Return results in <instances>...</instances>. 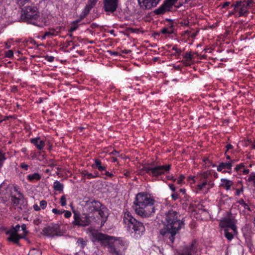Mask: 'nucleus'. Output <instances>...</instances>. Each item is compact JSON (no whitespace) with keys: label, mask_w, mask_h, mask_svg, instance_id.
Masks as SVG:
<instances>
[{"label":"nucleus","mask_w":255,"mask_h":255,"mask_svg":"<svg viewBox=\"0 0 255 255\" xmlns=\"http://www.w3.org/2000/svg\"><path fill=\"white\" fill-rule=\"evenodd\" d=\"M180 216L175 210L171 208L165 213V224L163 228L160 230V234L165 240H169L173 244L175 236L184 226L183 219H180Z\"/></svg>","instance_id":"f257e3e1"},{"label":"nucleus","mask_w":255,"mask_h":255,"mask_svg":"<svg viewBox=\"0 0 255 255\" xmlns=\"http://www.w3.org/2000/svg\"><path fill=\"white\" fill-rule=\"evenodd\" d=\"M92 236L93 241L99 242L102 246L108 247L111 253L115 255H124L123 252L126 248L123 241L97 231L92 232Z\"/></svg>","instance_id":"f03ea898"},{"label":"nucleus","mask_w":255,"mask_h":255,"mask_svg":"<svg viewBox=\"0 0 255 255\" xmlns=\"http://www.w3.org/2000/svg\"><path fill=\"white\" fill-rule=\"evenodd\" d=\"M84 209L87 212V214L89 216L95 217L94 214L98 213L101 219L102 223H105L108 217L107 215V208L101 203L99 201L95 200L94 199H89L85 201Z\"/></svg>","instance_id":"7ed1b4c3"},{"label":"nucleus","mask_w":255,"mask_h":255,"mask_svg":"<svg viewBox=\"0 0 255 255\" xmlns=\"http://www.w3.org/2000/svg\"><path fill=\"white\" fill-rule=\"evenodd\" d=\"M123 222L127 226L128 230H132L135 235L137 236H140L145 232V228L142 223L137 221L128 211L124 214Z\"/></svg>","instance_id":"20e7f679"},{"label":"nucleus","mask_w":255,"mask_h":255,"mask_svg":"<svg viewBox=\"0 0 255 255\" xmlns=\"http://www.w3.org/2000/svg\"><path fill=\"white\" fill-rule=\"evenodd\" d=\"M39 16V12L35 6L27 5L22 8L20 18L24 21L36 25Z\"/></svg>","instance_id":"39448f33"},{"label":"nucleus","mask_w":255,"mask_h":255,"mask_svg":"<svg viewBox=\"0 0 255 255\" xmlns=\"http://www.w3.org/2000/svg\"><path fill=\"white\" fill-rule=\"evenodd\" d=\"M74 220L72 222L74 226L86 227L90 224V218H92L95 221H97V218L99 219V217L98 216L95 217L93 216H89L86 213L83 214L82 215H81L79 213L74 212Z\"/></svg>","instance_id":"423d86ee"},{"label":"nucleus","mask_w":255,"mask_h":255,"mask_svg":"<svg viewBox=\"0 0 255 255\" xmlns=\"http://www.w3.org/2000/svg\"><path fill=\"white\" fill-rule=\"evenodd\" d=\"M155 202L153 197H150L147 194L139 193L136 195L133 204L134 207H142L147 205V204L148 205L154 204Z\"/></svg>","instance_id":"0eeeda50"},{"label":"nucleus","mask_w":255,"mask_h":255,"mask_svg":"<svg viewBox=\"0 0 255 255\" xmlns=\"http://www.w3.org/2000/svg\"><path fill=\"white\" fill-rule=\"evenodd\" d=\"M135 213L142 218H148L152 216L155 211L154 204H150L142 207H134Z\"/></svg>","instance_id":"6e6552de"},{"label":"nucleus","mask_w":255,"mask_h":255,"mask_svg":"<svg viewBox=\"0 0 255 255\" xmlns=\"http://www.w3.org/2000/svg\"><path fill=\"white\" fill-rule=\"evenodd\" d=\"M220 225L222 228H230L233 231L234 233H237L236 220L234 219L229 217L225 218L221 221Z\"/></svg>","instance_id":"1a4fd4ad"},{"label":"nucleus","mask_w":255,"mask_h":255,"mask_svg":"<svg viewBox=\"0 0 255 255\" xmlns=\"http://www.w3.org/2000/svg\"><path fill=\"white\" fill-rule=\"evenodd\" d=\"M161 0H137L140 8L142 9H150L155 7Z\"/></svg>","instance_id":"9d476101"},{"label":"nucleus","mask_w":255,"mask_h":255,"mask_svg":"<svg viewBox=\"0 0 255 255\" xmlns=\"http://www.w3.org/2000/svg\"><path fill=\"white\" fill-rule=\"evenodd\" d=\"M42 232L43 235L45 236L53 237L55 236L59 235V228L58 225H52L46 227H45Z\"/></svg>","instance_id":"9b49d317"},{"label":"nucleus","mask_w":255,"mask_h":255,"mask_svg":"<svg viewBox=\"0 0 255 255\" xmlns=\"http://www.w3.org/2000/svg\"><path fill=\"white\" fill-rule=\"evenodd\" d=\"M119 0H104V9L105 11L113 13L118 5Z\"/></svg>","instance_id":"f8f14e48"},{"label":"nucleus","mask_w":255,"mask_h":255,"mask_svg":"<svg viewBox=\"0 0 255 255\" xmlns=\"http://www.w3.org/2000/svg\"><path fill=\"white\" fill-rule=\"evenodd\" d=\"M170 167L171 165L168 164L165 166H156L152 167L151 175L153 176H158L163 174L166 171H168L170 170Z\"/></svg>","instance_id":"ddd939ff"},{"label":"nucleus","mask_w":255,"mask_h":255,"mask_svg":"<svg viewBox=\"0 0 255 255\" xmlns=\"http://www.w3.org/2000/svg\"><path fill=\"white\" fill-rule=\"evenodd\" d=\"M197 251V243L195 241H194L191 244L184 248L181 255H194Z\"/></svg>","instance_id":"4468645a"},{"label":"nucleus","mask_w":255,"mask_h":255,"mask_svg":"<svg viewBox=\"0 0 255 255\" xmlns=\"http://www.w3.org/2000/svg\"><path fill=\"white\" fill-rule=\"evenodd\" d=\"M6 234L9 235V237L7 239V240L8 242H12V243L18 246H20L19 240L25 238L24 236L13 233L11 231H7Z\"/></svg>","instance_id":"2eb2a0df"},{"label":"nucleus","mask_w":255,"mask_h":255,"mask_svg":"<svg viewBox=\"0 0 255 255\" xmlns=\"http://www.w3.org/2000/svg\"><path fill=\"white\" fill-rule=\"evenodd\" d=\"M172 7L171 4H169L167 1H164L163 3L158 8L154 10V12L156 14H162L167 11H170L171 8Z\"/></svg>","instance_id":"dca6fc26"},{"label":"nucleus","mask_w":255,"mask_h":255,"mask_svg":"<svg viewBox=\"0 0 255 255\" xmlns=\"http://www.w3.org/2000/svg\"><path fill=\"white\" fill-rule=\"evenodd\" d=\"M30 141L39 150L42 149L45 145V141L44 140H41L40 137L31 138L30 139Z\"/></svg>","instance_id":"f3484780"},{"label":"nucleus","mask_w":255,"mask_h":255,"mask_svg":"<svg viewBox=\"0 0 255 255\" xmlns=\"http://www.w3.org/2000/svg\"><path fill=\"white\" fill-rule=\"evenodd\" d=\"M98 0H88L87 4L84 9L85 15H87L91 9L96 5Z\"/></svg>","instance_id":"a211bd4d"},{"label":"nucleus","mask_w":255,"mask_h":255,"mask_svg":"<svg viewBox=\"0 0 255 255\" xmlns=\"http://www.w3.org/2000/svg\"><path fill=\"white\" fill-rule=\"evenodd\" d=\"M95 163L92 165V167L94 169H98L100 171H105L106 167L102 165L101 160L98 158L94 159Z\"/></svg>","instance_id":"6ab92c4d"},{"label":"nucleus","mask_w":255,"mask_h":255,"mask_svg":"<svg viewBox=\"0 0 255 255\" xmlns=\"http://www.w3.org/2000/svg\"><path fill=\"white\" fill-rule=\"evenodd\" d=\"M232 167V163H220V164L217 167V170L218 171H221L223 169L225 168H227L229 170L231 169Z\"/></svg>","instance_id":"aec40b11"},{"label":"nucleus","mask_w":255,"mask_h":255,"mask_svg":"<svg viewBox=\"0 0 255 255\" xmlns=\"http://www.w3.org/2000/svg\"><path fill=\"white\" fill-rule=\"evenodd\" d=\"M221 181L222 182V183L221 184V186L224 187L227 190L230 189L231 187L233 184L231 181L226 179H221Z\"/></svg>","instance_id":"412c9836"},{"label":"nucleus","mask_w":255,"mask_h":255,"mask_svg":"<svg viewBox=\"0 0 255 255\" xmlns=\"http://www.w3.org/2000/svg\"><path fill=\"white\" fill-rule=\"evenodd\" d=\"M11 198L12 203L15 206L18 205L20 204V201L23 199V197H19V196L18 197H16L15 196L11 195Z\"/></svg>","instance_id":"4be33fe9"},{"label":"nucleus","mask_w":255,"mask_h":255,"mask_svg":"<svg viewBox=\"0 0 255 255\" xmlns=\"http://www.w3.org/2000/svg\"><path fill=\"white\" fill-rule=\"evenodd\" d=\"M53 188L55 190L61 192L63 190V185L59 181H56L54 182Z\"/></svg>","instance_id":"5701e85b"},{"label":"nucleus","mask_w":255,"mask_h":255,"mask_svg":"<svg viewBox=\"0 0 255 255\" xmlns=\"http://www.w3.org/2000/svg\"><path fill=\"white\" fill-rule=\"evenodd\" d=\"M41 178L40 175L37 173H34L27 176V179L30 181L34 180H38Z\"/></svg>","instance_id":"b1692460"},{"label":"nucleus","mask_w":255,"mask_h":255,"mask_svg":"<svg viewBox=\"0 0 255 255\" xmlns=\"http://www.w3.org/2000/svg\"><path fill=\"white\" fill-rule=\"evenodd\" d=\"M229 230V229L228 228L224 229V235L229 241H231L234 238V235L233 234L230 232Z\"/></svg>","instance_id":"393cba45"},{"label":"nucleus","mask_w":255,"mask_h":255,"mask_svg":"<svg viewBox=\"0 0 255 255\" xmlns=\"http://www.w3.org/2000/svg\"><path fill=\"white\" fill-rule=\"evenodd\" d=\"M141 171L144 173L151 175L152 167H150L148 165H144L141 169Z\"/></svg>","instance_id":"a878e982"},{"label":"nucleus","mask_w":255,"mask_h":255,"mask_svg":"<svg viewBox=\"0 0 255 255\" xmlns=\"http://www.w3.org/2000/svg\"><path fill=\"white\" fill-rule=\"evenodd\" d=\"M42 255V252L40 250L33 248L30 250L28 255Z\"/></svg>","instance_id":"bb28decb"},{"label":"nucleus","mask_w":255,"mask_h":255,"mask_svg":"<svg viewBox=\"0 0 255 255\" xmlns=\"http://www.w3.org/2000/svg\"><path fill=\"white\" fill-rule=\"evenodd\" d=\"M248 12V11L247 10V7H245V4H243L240 8L239 16L245 15Z\"/></svg>","instance_id":"cd10ccee"},{"label":"nucleus","mask_w":255,"mask_h":255,"mask_svg":"<svg viewBox=\"0 0 255 255\" xmlns=\"http://www.w3.org/2000/svg\"><path fill=\"white\" fill-rule=\"evenodd\" d=\"M77 244L80 246L81 249H84L86 245V242L84 241L83 238H80L77 241Z\"/></svg>","instance_id":"c85d7f7f"},{"label":"nucleus","mask_w":255,"mask_h":255,"mask_svg":"<svg viewBox=\"0 0 255 255\" xmlns=\"http://www.w3.org/2000/svg\"><path fill=\"white\" fill-rule=\"evenodd\" d=\"M82 175L84 177H87V178L89 179L93 178V177L92 173H89L86 170L82 171Z\"/></svg>","instance_id":"c756f323"},{"label":"nucleus","mask_w":255,"mask_h":255,"mask_svg":"<svg viewBox=\"0 0 255 255\" xmlns=\"http://www.w3.org/2000/svg\"><path fill=\"white\" fill-rule=\"evenodd\" d=\"M161 33L163 34H172L174 32L173 30L169 29L168 28H163L160 31Z\"/></svg>","instance_id":"7c9ffc66"},{"label":"nucleus","mask_w":255,"mask_h":255,"mask_svg":"<svg viewBox=\"0 0 255 255\" xmlns=\"http://www.w3.org/2000/svg\"><path fill=\"white\" fill-rule=\"evenodd\" d=\"M183 57L186 59V61H191L193 59V55L190 52H186Z\"/></svg>","instance_id":"2f4dec72"},{"label":"nucleus","mask_w":255,"mask_h":255,"mask_svg":"<svg viewBox=\"0 0 255 255\" xmlns=\"http://www.w3.org/2000/svg\"><path fill=\"white\" fill-rule=\"evenodd\" d=\"M20 225H17L15 227L12 226V229L8 230V231H11L13 233L17 234L18 232L19 231L20 229Z\"/></svg>","instance_id":"473e14b6"},{"label":"nucleus","mask_w":255,"mask_h":255,"mask_svg":"<svg viewBox=\"0 0 255 255\" xmlns=\"http://www.w3.org/2000/svg\"><path fill=\"white\" fill-rule=\"evenodd\" d=\"M60 202L62 206L66 205V199L65 195H63L61 197Z\"/></svg>","instance_id":"72a5a7b5"},{"label":"nucleus","mask_w":255,"mask_h":255,"mask_svg":"<svg viewBox=\"0 0 255 255\" xmlns=\"http://www.w3.org/2000/svg\"><path fill=\"white\" fill-rule=\"evenodd\" d=\"M29 0H17V3L20 6H24Z\"/></svg>","instance_id":"f704fd0d"},{"label":"nucleus","mask_w":255,"mask_h":255,"mask_svg":"<svg viewBox=\"0 0 255 255\" xmlns=\"http://www.w3.org/2000/svg\"><path fill=\"white\" fill-rule=\"evenodd\" d=\"M13 53L12 50H9L6 51L5 56L8 58H11L13 57Z\"/></svg>","instance_id":"c9c22d12"},{"label":"nucleus","mask_w":255,"mask_h":255,"mask_svg":"<svg viewBox=\"0 0 255 255\" xmlns=\"http://www.w3.org/2000/svg\"><path fill=\"white\" fill-rule=\"evenodd\" d=\"M111 154H113V155H115L116 156V157H121L122 158H123V155L122 154H120L119 152L116 150H113L112 152H111Z\"/></svg>","instance_id":"e433bc0d"},{"label":"nucleus","mask_w":255,"mask_h":255,"mask_svg":"<svg viewBox=\"0 0 255 255\" xmlns=\"http://www.w3.org/2000/svg\"><path fill=\"white\" fill-rule=\"evenodd\" d=\"M46 206L47 202L45 200H42L40 202V206L42 208V209H45Z\"/></svg>","instance_id":"4c0bfd02"},{"label":"nucleus","mask_w":255,"mask_h":255,"mask_svg":"<svg viewBox=\"0 0 255 255\" xmlns=\"http://www.w3.org/2000/svg\"><path fill=\"white\" fill-rule=\"evenodd\" d=\"M64 213V217L66 218H69L71 216V213L69 211L63 210Z\"/></svg>","instance_id":"58836bf2"},{"label":"nucleus","mask_w":255,"mask_h":255,"mask_svg":"<svg viewBox=\"0 0 255 255\" xmlns=\"http://www.w3.org/2000/svg\"><path fill=\"white\" fill-rule=\"evenodd\" d=\"M248 181L253 182L254 183V186H255V174L250 176L248 179Z\"/></svg>","instance_id":"ea45409f"},{"label":"nucleus","mask_w":255,"mask_h":255,"mask_svg":"<svg viewBox=\"0 0 255 255\" xmlns=\"http://www.w3.org/2000/svg\"><path fill=\"white\" fill-rule=\"evenodd\" d=\"M185 178V176L183 175H180L178 178L176 180L178 184H180L182 183L183 180Z\"/></svg>","instance_id":"a19ab883"},{"label":"nucleus","mask_w":255,"mask_h":255,"mask_svg":"<svg viewBox=\"0 0 255 255\" xmlns=\"http://www.w3.org/2000/svg\"><path fill=\"white\" fill-rule=\"evenodd\" d=\"M171 197H172V199L174 201L177 200L179 198V194L175 192H174V193H173V194H171Z\"/></svg>","instance_id":"79ce46f5"},{"label":"nucleus","mask_w":255,"mask_h":255,"mask_svg":"<svg viewBox=\"0 0 255 255\" xmlns=\"http://www.w3.org/2000/svg\"><path fill=\"white\" fill-rule=\"evenodd\" d=\"M52 212L55 214L61 215L63 213V210H58L56 208H53L52 210Z\"/></svg>","instance_id":"37998d69"},{"label":"nucleus","mask_w":255,"mask_h":255,"mask_svg":"<svg viewBox=\"0 0 255 255\" xmlns=\"http://www.w3.org/2000/svg\"><path fill=\"white\" fill-rule=\"evenodd\" d=\"M242 3V1H236L235 2V4H233L232 5V6L234 8H237L239 6H240L241 5V3Z\"/></svg>","instance_id":"c03bdc74"},{"label":"nucleus","mask_w":255,"mask_h":255,"mask_svg":"<svg viewBox=\"0 0 255 255\" xmlns=\"http://www.w3.org/2000/svg\"><path fill=\"white\" fill-rule=\"evenodd\" d=\"M13 190L15 192H16L17 193L19 197H23V195H22V194L18 190V188L16 186H14L13 187Z\"/></svg>","instance_id":"a18cd8bd"},{"label":"nucleus","mask_w":255,"mask_h":255,"mask_svg":"<svg viewBox=\"0 0 255 255\" xmlns=\"http://www.w3.org/2000/svg\"><path fill=\"white\" fill-rule=\"evenodd\" d=\"M244 167H245V165L243 163H241V164H238L236 166V167L235 168V170L237 171H238L240 169H241Z\"/></svg>","instance_id":"49530a36"},{"label":"nucleus","mask_w":255,"mask_h":255,"mask_svg":"<svg viewBox=\"0 0 255 255\" xmlns=\"http://www.w3.org/2000/svg\"><path fill=\"white\" fill-rule=\"evenodd\" d=\"M5 159L4 154L0 151V162H3ZM1 165H0V167Z\"/></svg>","instance_id":"de8ad7c7"},{"label":"nucleus","mask_w":255,"mask_h":255,"mask_svg":"<svg viewBox=\"0 0 255 255\" xmlns=\"http://www.w3.org/2000/svg\"><path fill=\"white\" fill-rule=\"evenodd\" d=\"M28 165L25 164L24 162L21 163L20 164V167L25 169V170H28Z\"/></svg>","instance_id":"09e8293b"},{"label":"nucleus","mask_w":255,"mask_h":255,"mask_svg":"<svg viewBox=\"0 0 255 255\" xmlns=\"http://www.w3.org/2000/svg\"><path fill=\"white\" fill-rule=\"evenodd\" d=\"M210 175V172L208 171H206L205 172H203L201 174V177L203 178H206L208 177V176Z\"/></svg>","instance_id":"8fccbe9b"},{"label":"nucleus","mask_w":255,"mask_h":255,"mask_svg":"<svg viewBox=\"0 0 255 255\" xmlns=\"http://www.w3.org/2000/svg\"><path fill=\"white\" fill-rule=\"evenodd\" d=\"M178 0H165L171 5L173 6Z\"/></svg>","instance_id":"3c124183"},{"label":"nucleus","mask_w":255,"mask_h":255,"mask_svg":"<svg viewBox=\"0 0 255 255\" xmlns=\"http://www.w3.org/2000/svg\"><path fill=\"white\" fill-rule=\"evenodd\" d=\"M45 59H46L48 61H49V62H52V61H53L54 58V57H53V56H47H47L45 57Z\"/></svg>","instance_id":"603ef678"},{"label":"nucleus","mask_w":255,"mask_h":255,"mask_svg":"<svg viewBox=\"0 0 255 255\" xmlns=\"http://www.w3.org/2000/svg\"><path fill=\"white\" fill-rule=\"evenodd\" d=\"M206 184H207L206 182H203L202 183L199 184L198 185V188L201 190L203 188H204L206 186Z\"/></svg>","instance_id":"864d4df0"},{"label":"nucleus","mask_w":255,"mask_h":255,"mask_svg":"<svg viewBox=\"0 0 255 255\" xmlns=\"http://www.w3.org/2000/svg\"><path fill=\"white\" fill-rule=\"evenodd\" d=\"M22 230L23 231V232L25 234H26L28 232L26 230V226L25 224H22L21 226Z\"/></svg>","instance_id":"5fc2aeb1"},{"label":"nucleus","mask_w":255,"mask_h":255,"mask_svg":"<svg viewBox=\"0 0 255 255\" xmlns=\"http://www.w3.org/2000/svg\"><path fill=\"white\" fill-rule=\"evenodd\" d=\"M108 53H110L111 55H115V56H118L119 55V53L118 52H115V51H111V50H108L107 51Z\"/></svg>","instance_id":"6e6d98bb"},{"label":"nucleus","mask_w":255,"mask_h":255,"mask_svg":"<svg viewBox=\"0 0 255 255\" xmlns=\"http://www.w3.org/2000/svg\"><path fill=\"white\" fill-rule=\"evenodd\" d=\"M172 50L175 51L177 53L180 54L181 50L180 49H178L176 46H174L172 48Z\"/></svg>","instance_id":"4d7b16f0"},{"label":"nucleus","mask_w":255,"mask_h":255,"mask_svg":"<svg viewBox=\"0 0 255 255\" xmlns=\"http://www.w3.org/2000/svg\"><path fill=\"white\" fill-rule=\"evenodd\" d=\"M87 15H85V13L84 12V10H83L82 12V14L80 15V19L79 20H77L76 22H78L81 20V19H83Z\"/></svg>","instance_id":"13d9d810"},{"label":"nucleus","mask_w":255,"mask_h":255,"mask_svg":"<svg viewBox=\"0 0 255 255\" xmlns=\"http://www.w3.org/2000/svg\"><path fill=\"white\" fill-rule=\"evenodd\" d=\"M104 174H105L108 176H109L110 177H112L114 176V175L112 173H110L109 172L107 171H105V172L104 173Z\"/></svg>","instance_id":"bf43d9fd"},{"label":"nucleus","mask_w":255,"mask_h":255,"mask_svg":"<svg viewBox=\"0 0 255 255\" xmlns=\"http://www.w3.org/2000/svg\"><path fill=\"white\" fill-rule=\"evenodd\" d=\"M233 148V146L231 144H228L226 145L227 150L226 152L230 149H232Z\"/></svg>","instance_id":"052dcab7"},{"label":"nucleus","mask_w":255,"mask_h":255,"mask_svg":"<svg viewBox=\"0 0 255 255\" xmlns=\"http://www.w3.org/2000/svg\"><path fill=\"white\" fill-rule=\"evenodd\" d=\"M169 188H170V189L173 191V192H175V187H174V185L173 184H169Z\"/></svg>","instance_id":"680f3d73"},{"label":"nucleus","mask_w":255,"mask_h":255,"mask_svg":"<svg viewBox=\"0 0 255 255\" xmlns=\"http://www.w3.org/2000/svg\"><path fill=\"white\" fill-rule=\"evenodd\" d=\"M33 208L35 211H38L40 210V207L36 204L33 206Z\"/></svg>","instance_id":"e2e57ef3"},{"label":"nucleus","mask_w":255,"mask_h":255,"mask_svg":"<svg viewBox=\"0 0 255 255\" xmlns=\"http://www.w3.org/2000/svg\"><path fill=\"white\" fill-rule=\"evenodd\" d=\"M253 0H247V6H250L253 3Z\"/></svg>","instance_id":"0e129e2a"},{"label":"nucleus","mask_w":255,"mask_h":255,"mask_svg":"<svg viewBox=\"0 0 255 255\" xmlns=\"http://www.w3.org/2000/svg\"><path fill=\"white\" fill-rule=\"evenodd\" d=\"M93 178H95L99 176V173L97 171H95L93 174Z\"/></svg>","instance_id":"69168bd1"},{"label":"nucleus","mask_w":255,"mask_h":255,"mask_svg":"<svg viewBox=\"0 0 255 255\" xmlns=\"http://www.w3.org/2000/svg\"><path fill=\"white\" fill-rule=\"evenodd\" d=\"M243 191V188H242L241 189H237L236 190V195L239 196L240 195V193Z\"/></svg>","instance_id":"338daca9"},{"label":"nucleus","mask_w":255,"mask_h":255,"mask_svg":"<svg viewBox=\"0 0 255 255\" xmlns=\"http://www.w3.org/2000/svg\"><path fill=\"white\" fill-rule=\"evenodd\" d=\"M239 203H240V204L247 206L248 207V208H249V206L245 202L244 200L242 199V200H240L239 201Z\"/></svg>","instance_id":"774afa93"}]
</instances>
